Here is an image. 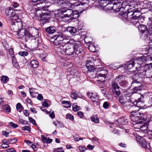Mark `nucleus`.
Segmentation results:
<instances>
[{"instance_id":"nucleus-57","label":"nucleus","mask_w":152,"mask_h":152,"mask_svg":"<svg viewBox=\"0 0 152 152\" xmlns=\"http://www.w3.org/2000/svg\"><path fill=\"white\" fill-rule=\"evenodd\" d=\"M128 15H129L128 13V14L127 13H124L122 15V17H123L125 19L128 20L129 19Z\"/></svg>"},{"instance_id":"nucleus-50","label":"nucleus","mask_w":152,"mask_h":152,"mask_svg":"<svg viewBox=\"0 0 152 152\" xmlns=\"http://www.w3.org/2000/svg\"><path fill=\"white\" fill-rule=\"evenodd\" d=\"M22 130L24 131H27L29 132H30L31 131V129L30 127L28 126H26L22 127Z\"/></svg>"},{"instance_id":"nucleus-9","label":"nucleus","mask_w":152,"mask_h":152,"mask_svg":"<svg viewBox=\"0 0 152 152\" xmlns=\"http://www.w3.org/2000/svg\"><path fill=\"white\" fill-rule=\"evenodd\" d=\"M120 89L117 83L113 81L112 82L111 89L112 90L113 94L115 97H117L120 95L121 93Z\"/></svg>"},{"instance_id":"nucleus-52","label":"nucleus","mask_w":152,"mask_h":152,"mask_svg":"<svg viewBox=\"0 0 152 152\" xmlns=\"http://www.w3.org/2000/svg\"><path fill=\"white\" fill-rule=\"evenodd\" d=\"M66 118L72 120L74 119V117L71 114H67L66 115Z\"/></svg>"},{"instance_id":"nucleus-39","label":"nucleus","mask_w":152,"mask_h":152,"mask_svg":"<svg viewBox=\"0 0 152 152\" xmlns=\"http://www.w3.org/2000/svg\"><path fill=\"white\" fill-rule=\"evenodd\" d=\"M80 94L79 93H76L75 91H72L71 94V96L74 99H77L78 94Z\"/></svg>"},{"instance_id":"nucleus-10","label":"nucleus","mask_w":152,"mask_h":152,"mask_svg":"<svg viewBox=\"0 0 152 152\" xmlns=\"http://www.w3.org/2000/svg\"><path fill=\"white\" fill-rule=\"evenodd\" d=\"M126 3L124 2L122 3L121 2L117 0H113L112 2V3L110 4L111 5L110 8L109 10H113L114 11L118 12L120 9L122 7V6Z\"/></svg>"},{"instance_id":"nucleus-40","label":"nucleus","mask_w":152,"mask_h":152,"mask_svg":"<svg viewBox=\"0 0 152 152\" xmlns=\"http://www.w3.org/2000/svg\"><path fill=\"white\" fill-rule=\"evenodd\" d=\"M132 24L134 25L136 27H137L139 28V27L141 25L139 22V20H132L131 21Z\"/></svg>"},{"instance_id":"nucleus-3","label":"nucleus","mask_w":152,"mask_h":152,"mask_svg":"<svg viewBox=\"0 0 152 152\" xmlns=\"http://www.w3.org/2000/svg\"><path fill=\"white\" fill-rule=\"evenodd\" d=\"M118 101L122 106L127 110H131L135 108L131 98L127 99L126 97L121 96L119 97Z\"/></svg>"},{"instance_id":"nucleus-6","label":"nucleus","mask_w":152,"mask_h":152,"mask_svg":"<svg viewBox=\"0 0 152 152\" xmlns=\"http://www.w3.org/2000/svg\"><path fill=\"white\" fill-rule=\"evenodd\" d=\"M66 35L59 32H58L56 34H54L53 36L55 39L54 43L55 45H59L62 43L63 39L66 38Z\"/></svg>"},{"instance_id":"nucleus-20","label":"nucleus","mask_w":152,"mask_h":152,"mask_svg":"<svg viewBox=\"0 0 152 152\" xmlns=\"http://www.w3.org/2000/svg\"><path fill=\"white\" fill-rule=\"evenodd\" d=\"M39 16H40L41 18V20L42 22V23H45L46 22H48L50 21L49 18L50 17L48 15H46V16H44L46 15V13H41L39 14Z\"/></svg>"},{"instance_id":"nucleus-61","label":"nucleus","mask_w":152,"mask_h":152,"mask_svg":"<svg viewBox=\"0 0 152 152\" xmlns=\"http://www.w3.org/2000/svg\"><path fill=\"white\" fill-rule=\"evenodd\" d=\"M1 147L2 148H6L9 147L8 144H1Z\"/></svg>"},{"instance_id":"nucleus-38","label":"nucleus","mask_w":152,"mask_h":152,"mask_svg":"<svg viewBox=\"0 0 152 152\" xmlns=\"http://www.w3.org/2000/svg\"><path fill=\"white\" fill-rule=\"evenodd\" d=\"M62 103L65 104L64 106L65 108H69L71 107V104L69 101H63L62 102Z\"/></svg>"},{"instance_id":"nucleus-27","label":"nucleus","mask_w":152,"mask_h":152,"mask_svg":"<svg viewBox=\"0 0 152 152\" xmlns=\"http://www.w3.org/2000/svg\"><path fill=\"white\" fill-rule=\"evenodd\" d=\"M86 66L89 71L91 72H92L93 73L94 72V70L95 71L96 69H97L94 67L93 64H90L88 63L86 64Z\"/></svg>"},{"instance_id":"nucleus-2","label":"nucleus","mask_w":152,"mask_h":152,"mask_svg":"<svg viewBox=\"0 0 152 152\" xmlns=\"http://www.w3.org/2000/svg\"><path fill=\"white\" fill-rule=\"evenodd\" d=\"M142 62V60L140 59H131L129 61L127 62L126 64V66L129 69L132 68L133 66L135 67L136 70L139 72V73H142L143 72L144 66L141 67V64Z\"/></svg>"},{"instance_id":"nucleus-48","label":"nucleus","mask_w":152,"mask_h":152,"mask_svg":"<svg viewBox=\"0 0 152 152\" xmlns=\"http://www.w3.org/2000/svg\"><path fill=\"white\" fill-rule=\"evenodd\" d=\"M9 126L14 128H16L18 126V125L17 124H15L12 122H10L9 123Z\"/></svg>"},{"instance_id":"nucleus-63","label":"nucleus","mask_w":152,"mask_h":152,"mask_svg":"<svg viewBox=\"0 0 152 152\" xmlns=\"http://www.w3.org/2000/svg\"><path fill=\"white\" fill-rule=\"evenodd\" d=\"M77 114L79 117L81 118L83 117L84 113L82 112L79 111L77 112Z\"/></svg>"},{"instance_id":"nucleus-28","label":"nucleus","mask_w":152,"mask_h":152,"mask_svg":"<svg viewBox=\"0 0 152 152\" xmlns=\"http://www.w3.org/2000/svg\"><path fill=\"white\" fill-rule=\"evenodd\" d=\"M30 64L33 68H37L39 66V63L38 61L35 60H32L31 61Z\"/></svg>"},{"instance_id":"nucleus-4","label":"nucleus","mask_w":152,"mask_h":152,"mask_svg":"<svg viewBox=\"0 0 152 152\" xmlns=\"http://www.w3.org/2000/svg\"><path fill=\"white\" fill-rule=\"evenodd\" d=\"M17 10H15L12 7H7L5 10V13L7 16L8 17L9 21L11 22L13 20L15 21L16 20H19L18 16L15 12Z\"/></svg>"},{"instance_id":"nucleus-23","label":"nucleus","mask_w":152,"mask_h":152,"mask_svg":"<svg viewBox=\"0 0 152 152\" xmlns=\"http://www.w3.org/2000/svg\"><path fill=\"white\" fill-rule=\"evenodd\" d=\"M96 72H95L94 74H93L92 76L93 77L97 78L99 80L97 81H100L102 82H104L105 81V79L106 77V76H102V75H96Z\"/></svg>"},{"instance_id":"nucleus-59","label":"nucleus","mask_w":152,"mask_h":152,"mask_svg":"<svg viewBox=\"0 0 152 152\" xmlns=\"http://www.w3.org/2000/svg\"><path fill=\"white\" fill-rule=\"evenodd\" d=\"M109 105L107 102H104L103 104V107L104 108L106 109L108 108Z\"/></svg>"},{"instance_id":"nucleus-58","label":"nucleus","mask_w":152,"mask_h":152,"mask_svg":"<svg viewBox=\"0 0 152 152\" xmlns=\"http://www.w3.org/2000/svg\"><path fill=\"white\" fill-rule=\"evenodd\" d=\"M37 89L34 88H32L29 89V93L30 95H32L34 92H35V90H36Z\"/></svg>"},{"instance_id":"nucleus-55","label":"nucleus","mask_w":152,"mask_h":152,"mask_svg":"<svg viewBox=\"0 0 152 152\" xmlns=\"http://www.w3.org/2000/svg\"><path fill=\"white\" fill-rule=\"evenodd\" d=\"M94 60L92 58H89V60H87L86 61V64H93V62L94 61Z\"/></svg>"},{"instance_id":"nucleus-64","label":"nucleus","mask_w":152,"mask_h":152,"mask_svg":"<svg viewBox=\"0 0 152 152\" xmlns=\"http://www.w3.org/2000/svg\"><path fill=\"white\" fill-rule=\"evenodd\" d=\"M7 152H16L15 150L12 148H8L6 150Z\"/></svg>"},{"instance_id":"nucleus-17","label":"nucleus","mask_w":152,"mask_h":152,"mask_svg":"<svg viewBox=\"0 0 152 152\" xmlns=\"http://www.w3.org/2000/svg\"><path fill=\"white\" fill-rule=\"evenodd\" d=\"M131 86L132 87H136L143 88L142 83L137 79H133V81L131 83Z\"/></svg>"},{"instance_id":"nucleus-36","label":"nucleus","mask_w":152,"mask_h":152,"mask_svg":"<svg viewBox=\"0 0 152 152\" xmlns=\"http://www.w3.org/2000/svg\"><path fill=\"white\" fill-rule=\"evenodd\" d=\"M72 40H69V39H67V37H66L65 38H64L63 41V42L61 44L62 45H65L66 46L69 43H70V45L71 44V43L70 42Z\"/></svg>"},{"instance_id":"nucleus-8","label":"nucleus","mask_w":152,"mask_h":152,"mask_svg":"<svg viewBox=\"0 0 152 152\" xmlns=\"http://www.w3.org/2000/svg\"><path fill=\"white\" fill-rule=\"evenodd\" d=\"M62 13L64 14L61 16V18L62 19V20H65L66 21H68L69 19H66V18H71L72 16V13H73V10L71 9H69L66 7H64L60 11Z\"/></svg>"},{"instance_id":"nucleus-56","label":"nucleus","mask_w":152,"mask_h":152,"mask_svg":"<svg viewBox=\"0 0 152 152\" xmlns=\"http://www.w3.org/2000/svg\"><path fill=\"white\" fill-rule=\"evenodd\" d=\"M12 5L15 8H17L19 6V4L16 2L14 1L12 2Z\"/></svg>"},{"instance_id":"nucleus-54","label":"nucleus","mask_w":152,"mask_h":152,"mask_svg":"<svg viewBox=\"0 0 152 152\" xmlns=\"http://www.w3.org/2000/svg\"><path fill=\"white\" fill-rule=\"evenodd\" d=\"M53 152H64L62 148H58L55 149Z\"/></svg>"},{"instance_id":"nucleus-41","label":"nucleus","mask_w":152,"mask_h":152,"mask_svg":"<svg viewBox=\"0 0 152 152\" xmlns=\"http://www.w3.org/2000/svg\"><path fill=\"white\" fill-rule=\"evenodd\" d=\"M16 109L20 112H21L23 109V106L20 103H18L16 105Z\"/></svg>"},{"instance_id":"nucleus-22","label":"nucleus","mask_w":152,"mask_h":152,"mask_svg":"<svg viewBox=\"0 0 152 152\" xmlns=\"http://www.w3.org/2000/svg\"><path fill=\"white\" fill-rule=\"evenodd\" d=\"M66 46L65 45H62L61 44L59 46L56 47V50L57 52H59L61 54H63L64 53H65Z\"/></svg>"},{"instance_id":"nucleus-32","label":"nucleus","mask_w":152,"mask_h":152,"mask_svg":"<svg viewBox=\"0 0 152 152\" xmlns=\"http://www.w3.org/2000/svg\"><path fill=\"white\" fill-rule=\"evenodd\" d=\"M85 0H83L82 1H78L75 3L73 4V5H72V6H75V7H77L78 6H80V5L82 6L84 5L85 3H86L85 1Z\"/></svg>"},{"instance_id":"nucleus-53","label":"nucleus","mask_w":152,"mask_h":152,"mask_svg":"<svg viewBox=\"0 0 152 152\" xmlns=\"http://www.w3.org/2000/svg\"><path fill=\"white\" fill-rule=\"evenodd\" d=\"M28 119L29 121L32 124H34V125H37V124L35 122V120L31 117H29L28 118Z\"/></svg>"},{"instance_id":"nucleus-43","label":"nucleus","mask_w":152,"mask_h":152,"mask_svg":"<svg viewBox=\"0 0 152 152\" xmlns=\"http://www.w3.org/2000/svg\"><path fill=\"white\" fill-rule=\"evenodd\" d=\"M92 121L97 123L99 121V119L96 116H94L91 118Z\"/></svg>"},{"instance_id":"nucleus-44","label":"nucleus","mask_w":152,"mask_h":152,"mask_svg":"<svg viewBox=\"0 0 152 152\" xmlns=\"http://www.w3.org/2000/svg\"><path fill=\"white\" fill-rule=\"evenodd\" d=\"M133 88L132 89V93H137L138 91H141L142 90V88L136 87H133Z\"/></svg>"},{"instance_id":"nucleus-47","label":"nucleus","mask_w":152,"mask_h":152,"mask_svg":"<svg viewBox=\"0 0 152 152\" xmlns=\"http://www.w3.org/2000/svg\"><path fill=\"white\" fill-rule=\"evenodd\" d=\"M12 64L14 66H17L18 64L15 56H13L12 58Z\"/></svg>"},{"instance_id":"nucleus-29","label":"nucleus","mask_w":152,"mask_h":152,"mask_svg":"<svg viewBox=\"0 0 152 152\" xmlns=\"http://www.w3.org/2000/svg\"><path fill=\"white\" fill-rule=\"evenodd\" d=\"M144 70H143V72L142 73L145 74L146 77L151 78V77H152V72L150 69H148V70H145L144 72V73H143L144 72Z\"/></svg>"},{"instance_id":"nucleus-46","label":"nucleus","mask_w":152,"mask_h":152,"mask_svg":"<svg viewBox=\"0 0 152 152\" xmlns=\"http://www.w3.org/2000/svg\"><path fill=\"white\" fill-rule=\"evenodd\" d=\"M148 31V38L149 36L152 34V26H150L148 28H147Z\"/></svg>"},{"instance_id":"nucleus-7","label":"nucleus","mask_w":152,"mask_h":152,"mask_svg":"<svg viewBox=\"0 0 152 152\" xmlns=\"http://www.w3.org/2000/svg\"><path fill=\"white\" fill-rule=\"evenodd\" d=\"M71 45L73 47L74 49L75 50V56L78 57L81 56L82 54V52L83 51V49L82 48L81 43L79 42H77L74 44H72Z\"/></svg>"},{"instance_id":"nucleus-14","label":"nucleus","mask_w":152,"mask_h":152,"mask_svg":"<svg viewBox=\"0 0 152 152\" xmlns=\"http://www.w3.org/2000/svg\"><path fill=\"white\" fill-rule=\"evenodd\" d=\"M144 96L143 95H141L140 97L137 99L135 100L133 103V105L135 106H137L138 107H142L143 106V99Z\"/></svg>"},{"instance_id":"nucleus-24","label":"nucleus","mask_w":152,"mask_h":152,"mask_svg":"<svg viewBox=\"0 0 152 152\" xmlns=\"http://www.w3.org/2000/svg\"><path fill=\"white\" fill-rule=\"evenodd\" d=\"M34 37V36H33L28 31H26V34L24 37V39H25V40L26 42L29 39H33Z\"/></svg>"},{"instance_id":"nucleus-30","label":"nucleus","mask_w":152,"mask_h":152,"mask_svg":"<svg viewBox=\"0 0 152 152\" xmlns=\"http://www.w3.org/2000/svg\"><path fill=\"white\" fill-rule=\"evenodd\" d=\"M72 14L71 18L72 19H77L79 16V13L77 11L73 10V13H72Z\"/></svg>"},{"instance_id":"nucleus-60","label":"nucleus","mask_w":152,"mask_h":152,"mask_svg":"<svg viewBox=\"0 0 152 152\" xmlns=\"http://www.w3.org/2000/svg\"><path fill=\"white\" fill-rule=\"evenodd\" d=\"M2 135L5 136L6 137H8L9 134L6 131H2Z\"/></svg>"},{"instance_id":"nucleus-5","label":"nucleus","mask_w":152,"mask_h":152,"mask_svg":"<svg viewBox=\"0 0 152 152\" xmlns=\"http://www.w3.org/2000/svg\"><path fill=\"white\" fill-rule=\"evenodd\" d=\"M134 108H135L133 109L129 110L131 113L130 115L131 120L134 122H138L137 121H139L143 120L144 118L141 115V114L137 110H133Z\"/></svg>"},{"instance_id":"nucleus-19","label":"nucleus","mask_w":152,"mask_h":152,"mask_svg":"<svg viewBox=\"0 0 152 152\" xmlns=\"http://www.w3.org/2000/svg\"><path fill=\"white\" fill-rule=\"evenodd\" d=\"M77 29L75 27L68 26L66 28L65 31L69 32L71 34L73 35L77 31Z\"/></svg>"},{"instance_id":"nucleus-16","label":"nucleus","mask_w":152,"mask_h":152,"mask_svg":"<svg viewBox=\"0 0 152 152\" xmlns=\"http://www.w3.org/2000/svg\"><path fill=\"white\" fill-rule=\"evenodd\" d=\"M70 45V46H66L65 50V53L68 55H71L75 52V50L74 49L73 47L71 44Z\"/></svg>"},{"instance_id":"nucleus-42","label":"nucleus","mask_w":152,"mask_h":152,"mask_svg":"<svg viewBox=\"0 0 152 152\" xmlns=\"http://www.w3.org/2000/svg\"><path fill=\"white\" fill-rule=\"evenodd\" d=\"M88 49L90 50L92 52H95V50L96 47L93 44H91L88 47Z\"/></svg>"},{"instance_id":"nucleus-21","label":"nucleus","mask_w":152,"mask_h":152,"mask_svg":"<svg viewBox=\"0 0 152 152\" xmlns=\"http://www.w3.org/2000/svg\"><path fill=\"white\" fill-rule=\"evenodd\" d=\"M98 69L99 72L97 73H96V75H102V76L106 77L107 75L108 72L105 69H102V68L99 67L98 68Z\"/></svg>"},{"instance_id":"nucleus-18","label":"nucleus","mask_w":152,"mask_h":152,"mask_svg":"<svg viewBox=\"0 0 152 152\" xmlns=\"http://www.w3.org/2000/svg\"><path fill=\"white\" fill-rule=\"evenodd\" d=\"M54 26H49L45 28V31L49 34H56L58 31H56Z\"/></svg>"},{"instance_id":"nucleus-31","label":"nucleus","mask_w":152,"mask_h":152,"mask_svg":"<svg viewBox=\"0 0 152 152\" xmlns=\"http://www.w3.org/2000/svg\"><path fill=\"white\" fill-rule=\"evenodd\" d=\"M137 122L136 121L135 122L136 123L134 125V127L136 128L140 129V128L141 127L142 124L143 120L139 121Z\"/></svg>"},{"instance_id":"nucleus-1","label":"nucleus","mask_w":152,"mask_h":152,"mask_svg":"<svg viewBox=\"0 0 152 152\" xmlns=\"http://www.w3.org/2000/svg\"><path fill=\"white\" fill-rule=\"evenodd\" d=\"M137 5L138 4L136 3L133 4L131 2L129 5V7L127 10L129 14L131 16L130 18L133 20H139L141 18V13L137 8Z\"/></svg>"},{"instance_id":"nucleus-45","label":"nucleus","mask_w":152,"mask_h":152,"mask_svg":"<svg viewBox=\"0 0 152 152\" xmlns=\"http://www.w3.org/2000/svg\"><path fill=\"white\" fill-rule=\"evenodd\" d=\"M73 110L74 111H77L80 109V107L78 106L76 104H74L72 106Z\"/></svg>"},{"instance_id":"nucleus-62","label":"nucleus","mask_w":152,"mask_h":152,"mask_svg":"<svg viewBox=\"0 0 152 152\" xmlns=\"http://www.w3.org/2000/svg\"><path fill=\"white\" fill-rule=\"evenodd\" d=\"M41 137H42V141L43 143H47L48 139L46 137L42 136V135L41 136Z\"/></svg>"},{"instance_id":"nucleus-11","label":"nucleus","mask_w":152,"mask_h":152,"mask_svg":"<svg viewBox=\"0 0 152 152\" xmlns=\"http://www.w3.org/2000/svg\"><path fill=\"white\" fill-rule=\"evenodd\" d=\"M136 141L139 143L141 146L145 148V150H148L150 148L149 144L145 139L142 137L140 138H137Z\"/></svg>"},{"instance_id":"nucleus-49","label":"nucleus","mask_w":152,"mask_h":152,"mask_svg":"<svg viewBox=\"0 0 152 152\" xmlns=\"http://www.w3.org/2000/svg\"><path fill=\"white\" fill-rule=\"evenodd\" d=\"M2 44L4 47L5 49L6 50H8L9 48V45L5 41H4L2 42Z\"/></svg>"},{"instance_id":"nucleus-25","label":"nucleus","mask_w":152,"mask_h":152,"mask_svg":"<svg viewBox=\"0 0 152 152\" xmlns=\"http://www.w3.org/2000/svg\"><path fill=\"white\" fill-rule=\"evenodd\" d=\"M117 121L118 123L122 125L126 124L128 122V120L125 118L122 117L119 118L117 120Z\"/></svg>"},{"instance_id":"nucleus-12","label":"nucleus","mask_w":152,"mask_h":152,"mask_svg":"<svg viewBox=\"0 0 152 152\" xmlns=\"http://www.w3.org/2000/svg\"><path fill=\"white\" fill-rule=\"evenodd\" d=\"M147 28L145 25H141L138 29L141 33V37L144 39L148 38Z\"/></svg>"},{"instance_id":"nucleus-34","label":"nucleus","mask_w":152,"mask_h":152,"mask_svg":"<svg viewBox=\"0 0 152 152\" xmlns=\"http://www.w3.org/2000/svg\"><path fill=\"white\" fill-rule=\"evenodd\" d=\"M148 127L145 124H143V123L142 124V125L141 128H140V129L143 131L144 132L146 133L148 132Z\"/></svg>"},{"instance_id":"nucleus-26","label":"nucleus","mask_w":152,"mask_h":152,"mask_svg":"<svg viewBox=\"0 0 152 152\" xmlns=\"http://www.w3.org/2000/svg\"><path fill=\"white\" fill-rule=\"evenodd\" d=\"M27 31L25 29H20L19 31L17 32V34L20 37L22 38L23 39H24V37L26 34V31Z\"/></svg>"},{"instance_id":"nucleus-51","label":"nucleus","mask_w":152,"mask_h":152,"mask_svg":"<svg viewBox=\"0 0 152 152\" xmlns=\"http://www.w3.org/2000/svg\"><path fill=\"white\" fill-rule=\"evenodd\" d=\"M19 54L21 56H25L28 55V53L26 52L21 51L19 53Z\"/></svg>"},{"instance_id":"nucleus-35","label":"nucleus","mask_w":152,"mask_h":152,"mask_svg":"<svg viewBox=\"0 0 152 152\" xmlns=\"http://www.w3.org/2000/svg\"><path fill=\"white\" fill-rule=\"evenodd\" d=\"M124 77V76L123 75H118L116 77L113 82L116 83L118 82L120 83L121 80H123Z\"/></svg>"},{"instance_id":"nucleus-15","label":"nucleus","mask_w":152,"mask_h":152,"mask_svg":"<svg viewBox=\"0 0 152 152\" xmlns=\"http://www.w3.org/2000/svg\"><path fill=\"white\" fill-rule=\"evenodd\" d=\"M87 94L88 97L94 102H97L99 100V97L98 95H95L92 92H88Z\"/></svg>"},{"instance_id":"nucleus-13","label":"nucleus","mask_w":152,"mask_h":152,"mask_svg":"<svg viewBox=\"0 0 152 152\" xmlns=\"http://www.w3.org/2000/svg\"><path fill=\"white\" fill-rule=\"evenodd\" d=\"M18 20H16L15 21V20H13L12 22L9 21L11 24L10 26L11 29L14 32H18L21 29L20 27H19V26H20L21 23L20 22H18Z\"/></svg>"},{"instance_id":"nucleus-37","label":"nucleus","mask_w":152,"mask_h":152,"mask_svg":"<svg viewBox=\"0 0 152 152\" xmlns=\"http://www.w3.org/2000/svg\"><path fill=\"white\" fill-rule=\"evenodd\" d=\"M1 80L2 82L6 83L8 82L9 78L7 76L4 75L1 77Z\"/></svg>"},{"instance_id":"nucleus-33","label":"nucleus","mask_w":152,"mask_h":152,"mask_svg":"<svg viewBox=\"0 0 152 152\" xmlns=\"http://www.w3.org/2000/svg\"><path fill=\"white\" fill-rule=\"evenodd\" d=\"M119 84L121 86L127 87L128 86V83L126 80H123L120 82Z\"/></svg>"}]
</instances>
